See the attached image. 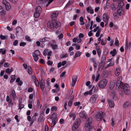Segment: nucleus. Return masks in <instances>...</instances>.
Wrapping results in <instances>:
<instances>
[{"label": "nucleus", "instance_id": "1", "mask_svg": "<svg viewBox=\"0 0 131 131\" xmlns=\"http://www.w3.org/2000/svg\"><path fill=\"white\" fill-rule=\"evenodd\" d=\"M61 25L60 22L56 19L49 21L47 23V26L50 31H54Z\"/></svg>", "mask_w": 131, "mask_h": 131}, {"label": "nucleus", "instance_id": "2", "mask_svg": "<svg viewBox=\"0 0 131 131\" xmlns=\"http://www.w3.org/2000/svg\"><path fill=\"white\" fill-rule=\"evenodd\" d=\"M93 119L92 117H90L88 118L87 123L85 124V127H86V130L89 131L93 128V126L91 125L92 123Z\"/></svg>", "mask_w": 131, "mask_h": 131}, {"label": "nucleus", "instance_id": "3", "mask_svg": "<svg viewBox=\"0 0 131 131\" xmlns=\"http://www.w3.org/2000/svg\"><path fill=\"white\" fill-rule=\"evenodd\" d=\"M121 89H123L125 94L127 95L129 94L130 93V87L128 84L125 83Z\"/></svg>", "mask_w": 131, "mask_h": 131}, {"label": "nucleus", "instance_id": "4", "mask_svg": "<svg viewBox=\"0 0 131 131\" xmlns=\"http://www.w3.org/2000/svg\"><path fill=\"white\" fill-rule=\"evenodd\" d=\"M81 120L79 118H77L74 121L72 127L73 131H75L79 127L80 124Z\"/></svg>", "mask_w": 131, "mask_h": 131}, {"label": "nucleus", "instance_id": "5", "mask_svg": "<svg viewBox=\"0 0 131 131\" xmlns=\"http://www.w3.org/2000/svg\"><path fill=\"white\" fill-rule=\"evenodd\" d=\"M107 82V80L106 79H104L100 81L98 84L99 88H104L106 86Z\"/></svg>", "mask_w": 131, "mask_h": 131}, {"label": "nucleus", "instance_id": "6", "mask_svg": "<svg viewBox=\"0 0 131 131\" xmlns=\"http://www.w3.org/2000/svg\"><path fill=\"white\" fill-rule=\"evenodd\" d=\"M2 3L4 7H5L6 10L9 11L11 8L10 4L6 0H4L2 2Z\"/></svg>", "mask_w": 131, "mask_h": 131}, {"label": "nucleus", "instance_id": "7", "mask_svg": "<svg viewBox=\"0 0 131 131\" xmlns=\"http://www.w3.org/2000/svg\"><path fill=\"white\" fill-rule=\"evenodd\" d=\"M103 112L102 111H99L96 115L97 120L98 121H101L103 116Z\"/></svg>", "mask_w": 131, "mask_h": 131}, {"label": "nucleus", "instance_id": "8", "mask_svg": "<svg viewBox=\"0 0 131 131\" xmlns=\"http://www.w3.org/2000/svg\"><path fill=\"white\" fill-rule=\"evenodd\" d=\"M98 96V95L96 94L92 95L90 99V102L92 104L94 103L97 99Z\"/></svg>", "mask_w": 131, "mask_h": 131}, {"label": "nucleus", "instance_id": "9", "mask_svg": "<svg viewBox=\"0 0 131 131\" xmlns=\"http://www.w3.org/2000/svg\"><path fill=\"white\" fill-rule=\"evenodd\" d=\"M80 116L84 119H86L87 117V115L84 111H81L79 113Z\"/></svg>", "mask_w": 131, "mask_h": 131}, {"label": "nucleus", "instance_id": "10", "mask_svg": "<svg viewBox=\"0 0 131 131\" xmlns=\"http://www.w3.org/2000/svg\"><path fill=\"white\" fill-rule=\"evenodd\" d=\"M59 14L58 11H54L51 13V19H55Z\"/></svg>", "mask_w": 131, "mask_h": 131}, {"label": "nucleus", "instance_id": "11", "mask_svg": "<svg viewBox=\"0 0 131 131\" xmlns=\"http://www.w3.org/2000/svg\"><path fill=\"white\" fill-rule=\"evenodd\" d=\"M103 18L104 21L105 22L108 21L109 19V16L105 13L103 14Z\"/></svg>", "mask_w": 131, "mask_h": 131}, {"label": "nucleus", "instance_id": "12", "mask_svg": "<svg viewBox=\"0 0 131 131\" xmlns=\"http://www.w3.org/2000/svg\"><path fill=\"white\" fill-rule=\"evenodd\" d=\"M6 101L8 103V104L11 106H12L14 104L12 102V101L9 96L7 95L6 96Z\"/></svg>", "mask_w": 131, "mask_h": 131}, {"label": "nucleus", "instance_id": "13", "mask_svg": "<svg viewBox=\"0 0 131 131\" xmlns=\"http://www.w3.org/2000/svg\"><path fill=\"white\" fill-rule=\"evenodd\" d=\"M32 79L33 80L36 86H38L39 85V82L35 76V75L32 76Z\"/></svg>", "mask_w": 131, "mask_h": 131}, {"label": "nucleus", "instance_id": "14", "mask_svg": "<svg viewBox=\"0 0 131 131\" xmlns=\"http://www.w3.org/2000/svg\"><path fill=\"white\" fill-rule=\"evenodd\" d=\"M111 97L112 99L115 100H116L117 98V96L116 94V92L114 90L112 91L111 93Z\"/></svg>", "mask_w": 131, "mask_h": 131}, {"label": "nucleus", "instance_id": "15", "mask_svg": "<svg viewBox=\"0 0 131 131\" xmlns=\"http://www.w3.org/2000/svg\"><path fill=\"white\" fill-rule=\"evenodd\" d=\"M126 47L125 48V50L126 51L128 50H130L131 47V42L129 41L128 43V41H127L126 42Z\"/></svg>", "mask_w": 131, "mask_h": 131}, {"label": "nucleus", "instance_id": "16", "mask_svg": "<svg viewBox=\"0 0 131 131\" xmlns=\"http://www.w3.org/2000/svg\"><path fill=\"white\" fill-rule=\"evenodd\" d=\"M77 77L76 75H74L72 78V83H71L72 86H74L75 84L77 81Z\"/></svg>", "mask_w": 131, "mask_h": 131}, {"label": "nucleus", "instance_id": "17", "mask_svg": "<svg viewBox=\"0 0 131 131\" xmlns=\"http://www.w3.org/2000/svg\"><path fill=\"white\" fill-rule=\"evenodd\" d=\"M130 103L129 101H126L123 103V107L125 108H126L129 107L130 105Z\"/></svg>", "mask_w": 131, "mask_h": 131}, {"label": "nucleus", "instance_id": "18", "mask_svg": "<svg viewBox=\"0 0 131 131\" xmlns=\"http://www.w3.org/2000/svg\"><path fill=\"white\" fill-rule=\"evenodd\" d=\"M108 102L110 106L111 107H114V101L112 100L111 99H107Z\"/></svg>", "mask_w": 131, "mask_h": 131}, {"label": "nucleus", "instance_id": "19", "mask_svg": "<svg viewBox=\"0 0 131 131\" xmlns=\"http://www.w3.org/2000/svg\"><path fill=\"white\" fill-rule=\"evenodd\" d=\"M117 13L119 16H121L123 14L124 11L122 8H119L117 9Z\"/></svg>", "mask_w": 131, "mask_h": 131}, {"label": "nucleus", "instance_id": "20", "mask_svg": "<svg viewBox=\"0 0 131 131\" xmlns=\"http://www.w3.org/2000/svg\"><path fill=\"white\" fill-rule=\"evenodd\" d=\"M124 84L123 82L117 81L116 83V86L117 87L118 89H119V88H121Z\"/></svg>", "mask_w": 131, "mask_h": 131}, {"label": "nucleus", "instance_id": "21", "mask_svg": "<svg viewBox=\"0 0 131 131\" xmlns=\"http://www.w3.org/2000/svg\"><path fill=\"white\" fill-rule=\"evenodd\" d=\"M120 72L121 68L119 67H118V68L116 69L115 72V74L117 76H119L120 74Z\"/></svg>", "mask_w": 131, "mask_h": 131}, {"label": "nucleus", "instance_id": "22", "mask_svg": "<svg viewBox=\"0 0 131 131\" xmlns=\"http://www.w3.org/2000/svg\"><path fill=\"white\" fill-rule=\"evenodd\" d=\"M110 53L112 55V57L115 56L117 53L116 49H114L113 51H110Z\"/></svg>", "mask_w": 131, "mask_h": 131}, {"label": "nucleus", "instance_id": "23", "mask_svg": "<svg viewBox=\"0 0 131 131\" xmlns=\"http://www.w3.org/2000/svg\"><path fill=\"white\" fill-rule=\"evenodd\" d=\"M81 53L82 52L79 51L75 53L73 59H74L77 57L80 56Z\"/></svg>", "mask_w": 131, "mask_h": 131}, {"label": "nucleus", "instance_id": "24", "mask_svg": "<svg viewBox=\"0 0 131 131\" xmlns=\"http://www.w3.org/2000/svg\"><path fill=\"white\" fill-rule=\"evenodd\" d=\"M40 4H42L45 2H48V4H47L46 6H48L50 4H49V2L50 0H38Z\"/></svg>", "mask_w": 131, "mask_h": 131}, {"label": "nucleus", "instance_id": "25", "mask_svg": "<svg viewBox=\"0 0 131 131\" xmlns=\"http://www.w3.org/2000/svg\"><path fill=\"white\" fill-rule=\"evenodd\" d=\"M115 85V83L113 81H112L110 82L109 86V88L111 89H112L114 88Z\"/></svg>", "mask_w": 131, "mask_h": 131}, {"label": "nucleus", "instance_id": "26", "mask_svg": "<svg viewBox=\"0 0 131 131\" xmlns=\"http://www.w3.org/2000/svg\"><path fill=\"white\" fill-rule=\"evenodd\" d=\"M42 8L40 6H38L36 7L35 9L36 12L41 13V12Z\"/></svg>", "mask_w": 131, "mask_h": 131}, {"label": "nucleus", "instance_id": "27", "mask_svg": "<svg viewBox=\"0 0 131 131\" xmlns=\"http://www.w3.org/2000/svg\"><path fill=\"white\" fill-rule=\"evenodd\" d=\"M15 75L11 76L10 78L11 79H10V83L13 82L16 80Z\"/></svg>", "mask_w": 131, "mask_h": 131}, {"label": "nucleus", "instance_id": "28", "mask_svg": "<svg viewBox=\"0 0 131 131\" xmlns=\"http://www.w3.org/2000/svg\"><path fill=\"white\" fill-rule=\"evenodd\" d=\"M124 5V3L123 1H120L118 3V6L120 8H122Z\"/></svg>", "mask_w": 131, "mask_h": 131}, {"label": "nucleus", "instance_id": "29", "mask_svg": "<svg viewBox=\"0 0 131 131\" xmlns=\"http://www.w3.org/2000/svg\"><path fill=\"white\" fill-rule=\"evenodd\" d=\"M106 60V57L105 55H103L101 57V63H104Z\"/></svg>", "mask_w": 131, "mask_h": 131}, {"label": "nucleus", "instance_id": "30", "mask_svg": "<svg viewBox=\"0 0 131 131\" xmlns=\"http://www.w3.org/2000/svg\"><path fill=\"white\" fill-rule=\"evenodd\" d=\"M44 118L43 116H41V115H39V116L38 119V122H41L44 120Z\"/></svg>", "mask_w": 131, "mask_h": 131}, {"label": "nucleus", "instance_id": "31", "mask_svg": "<svg viewBox=\"0 0 131 131\" xmlns=\"http://www.w3.org/2000/svg\"><path fill=\"white\" fill-rule=\"evenodd\" d=\"M86 9L88 13L90 12L91 14H93L94 13L93 9L91 8L90 9L89 7H88Z\"/></svg>", "mask_w": 131, "mask_h": 131}, {"label": "nucleus", "instance_id": "32", "mask_svg": "<svg viewBox=\"0 0 131 131\" xmlns=\"http://www.w3.org/2000/svg\"><path fill=\"white\" fill-rule=\"evenodd\" d=\"M11 95L12 97L14 99L16 97V95L14 89L12 90L11 92Z\"/></svg>", "mask_w": 131, "mask_h": 131}, {"label": "nucleus", "instance_id": "33", "mask_svg": "<svg viewBox=\"0 0 131 131\" xmlns=\"http://www.w3.org/2000/svg\"><path fill=\"white\" fill-rule=\"evenodd\" d=\"M6 49H0V53H1L2 54H5L6 53Z\"/></svg>", "mask_w": 131, "mask_h": 131}, {"label": "nucleus", "instance_id": "34", "mask_svg": "<svg viewBox=\"0 0 131 131\" xmlns=\"http://www.w3.org/2000/svg\"><path fill=\"white\" fill-rule=\"evenodd\" d=\"M119 95L122 99L124 98V94L122 90H120L119 93Z\"/></svg>", "mask_w": 131, "mask_h": 131}, {"label": "nucleus", "instance_id": "35", "mask_svg": "<svg viewBox=\"0 0 131 131\" xmlns=\"http://www.w3.org/2000/svg\"><path fill=\"white\" fill-rule=\"evenodd\" d=\"M113 16L114 17V19H118L119 17L117 15V13L116 12H114L113 14Z\"/></svg>", "mask_w": 131, "mask_h": 131}, {"label": "nucleus", "instance_id": "36", "mask_svg": "<svg viewBox=\"0 0 131 131\" xmlns=\"http://www.w3.org/2000/svg\"><path fill=\"white\" fill-rule=\"evenodd\" d=\"M50 46L52 47L53 50L56 49H58V46L56 45H53L52 44L50 45Z\"/></svg>", "mask_w": 131, "mask_h": 131}, {"label": "nucleus", "instance_id": "37", "mask_svg": "<svg viewBox=\"0 0 131 131\" xmlns=\"http://www.w3.org/2000/svg\"><path fill=\"white\" fill-rule=\"evenodd\" d=\"M57 113H54L51 116V119H54V118L57 117Z\"/></svg>", "mask_w": 131, "mask_h": 131}, {"label": "nucleus", "instance_id": "38", "mask_svg": "<svg viewBox=\"0 0 131 131\" xmlns=\"http://www.w3.org/2000/svg\"><path fill=\"white\" fill-rule=\"evenodd\" d=\"M101 32V29L100 28L97 31L95 34V36L96 37H99L100 35V33Z\"/></svg>", "mask_w": 131, "mask_h": 131}, {"label": "nucleus", "instance_id": "39", "mask_svg": "<svg viewBox=\"0 0 131 131\" xmlns=\"http://www.w3.org/2000/svg\"><path fill=\"white\" fill-rule=\"evenodd\" d=\"M22 30V28L18 26L17 27L16 29V33H18L19 31H21Z\"/></svg>", "mask_w": 131, "mask_h": 131}, {"label": "nucleus", "instance_id": "40", "mask_svg": "<svg viewBox=\"0 0 131 131\" xmlns=\"http://www.w3.org/2000/svg\"><path fill=\"white\" fill-rule=\"evenodd\" d=\"M32 56L34 61L36 62L38 59V56L33 55V54H32Z\"/></svg>", "mask_w": 131, "mask_h": 131}, {"label": "nucleus", "instance_id": "41", "mask_svg": "<svg viewBox=\"0 0 131 131\" xmlns=\"http://www.w3.org/2000/svg\"><path fill=\"white\" fill-rule=\"evenodd\" d=\"M115 45L116 46H118L119 45V41L118 40L117 38V37H116L115 38Z\"/></svg>", "mask_w": 131, "mask_h": 131}, {"label": "nucleus", "instance_id": "42", "mask_svg": "<svg viewBox=\"0 0 131 131\" xmlns=\"http://www.w3.org/2000/svg\"><path fill=\"white\" fill-rule=\"evenodd\" d=\"M48 51L49 49H46L44 50L43 52V54L44 56H46L47 55Z\"/></svg>", "mask_w": 131, "mask_h": 131}, {"label": "nucleus", "instance_id": "43", "mask_svg": "<svg viewBox=\"0 0 131 131\" xmlns=\"http://www.w3.org/2000/svg\"><path fill=\"white\" fill-rule=\"evenodd\" d=\"M40 13L37 12H36L35 13L34 15L36 18H38L40 16Z\"/></svg>", "mask_w": 131, "mask_h": 131}, {"label": "nucleus", "instance_id": "44", "mask_svg": "<svg viewBox=\"0 0 131 131\" xmlns=\"http://www.w3.org/2000/svg\"><path fill=\"white\" fill-rule=\"evenodd\" d=\"M40 54L39 51L38 50H35L34 52L33 55H37L38 56Z\"/></svg>", "mask_w": 131, "mask_h": 131}, {"label": "nucleus", "instance_id": "45", "mask_svg": "<svg viewBox=\"0 0 131 131\" xmlns=\"http://www.w3.org/2000/svg\"><path fill=\"white\" fill-rule=\"evenodd\" d=\"M51 111H56L57 110V107L56 106H52L51 108Z\"/></svg>", "mask_w": 131, "mask_h": 131}, {"label": "nucleus", "instance_id": "46", "mask_svg": "<svg viewBox=\"0 0 131 131\" xmlns=\"http://www.w3.org/2000/svg\"><path fill=\"white\" fill-rule=\"evenodd\" d=\"M5 61V59H2L1 61L0 62V68H1L3 63Z\"/></svg>", "mask_w": 131, "mask_h": 131}, {"label": "nucleus", "instance_id": "47", "mask_svg": "<svg viewBox=\"0 0 131 131\" xmlns=\"http://www.w3.org/2000/svg\"><path fill=\"white\" fill-rule=\"evenodd\" d=\"M45 85V82L44 80L42 79L40 80V86Z\"/></svg>", "mask_w": 131, "mask_h": 131}, {"label": "nucleus", "instance_id": "48", "mask_svg": "<svg viewBox=\"0 0 131 131\" xmlns=\"http://www.w3.org/2000/svg\"><path fill=\"white\" fill-rule=\"evenodd\" d=\"M25 38L26 40L27 41H31V39L30 37L27 36H26L25 37Z\"/></svg>", "mask_w": 131, "mask_h": 131}, {"label": "nucleus", "instance_id": "49", "mask_svg": "<svg viewBox=\"0 0 131 131\" xmlns=\"http://www.w3.org/2000/svg\"><path fill=\"white\" fill-rule=\"evenodd\" d=\"M97 51V54L100 57L101 54V50L100 48H99Z\"/></svg>", "mask_w": 131, "mask_h": 131}, {"label": "nucleus", "instance_id": "50", "mask_svg": "<svg viewBox=\"0 0 131 131\" xmlns=\"http://www.w3.org/2000/svg\"><path fill=\"white\" fill-rule=\"evenodd\" d=\"M0 38L2 40L5 39L6 38L5 36L2 35V34H1L0 36Z\"/></svg>", "mask_w": 131, "mask_h": 131}, {"label": "nucleus", "instance_id": "51", "mask_svg": "<svg viewBox=\"0 0 131 131\" xmlns=\"http://www.w3.org/2000/svg\"><path fill=\"white\" fill-rule=\"evenodd\" d=\"M26 45V42H22L20 43L19 44V46H20L24 47Z\"/></svg>", "mask_w": 131, "mask_h": 131}, {"label": "nucleus", "instance_id": "52", "mask_svg": "<svg viewBox=\"0 0 131 131\" xmlns=\"http://www.w3.org/2000/svg\"><path fill=\"white\" fill-rule=\"evenodd\" d=\"M47 64L49 66H51L53 64V62L52 61L48 60L47 62Z\"/></svg>", "mask_w": 131, "mask_h": 131}, {"label": "nucleus", "instance_id": "53", "mask_svg": "<svg viewBox=\"0 0 131 131\" xmlns=\"http://www.w3.org/2000/svg\"><path fill=\"white\" fill-rule=\"evenodd\" d=\"M9 63L7 62H5L4 64V67H8L10 66Z\"/></svg>", "mask_w": 131, "mask_h": 131}, {"label": "nucleus", "instance_id": "54", "mask_svg": "<svg viewBox=\"0 0 131 131\" xmlns=\"http://www.w3.org/2000/svg\"><path fill=\"white\" fill-rule=\"evenodd\" d=\"M24 106V104H22L21 105H19V106H18L19 108L18 109L21 110L22 108H23Z\"/></svg>", "mask_w": 131, "mask_h": 131}, {"label": "nucleus", "instance_id": "55", "mask_svg": "<svg viewBox=\"0 0 131 131\" xmlns=\"http://www.w3.org/2000/svg\"><path fill=\"white\" fill-rule=\"evenodd\" d=\"M93 31V30H92L89 32L88 33V35L89 36L91 37L93 35V33L92 32Z\"/></svg>", "mask_w": 131, "mask_h": 131}, {"label": "nucleus", "instance_id": "56", "mask_svg": "<svg viewBox=\"0 0 131 131\" xmlns=\"http://www.w3.org/2000/svg\"><path fill=\"white\" fill-rule=\"evenodd\" d=\"M6 11L4 10L3 9L2 10L0 11V14L2 15H5L6 14Z\"/></svg>", "mask_w": 131, "mask_h": 131}, {"label": "nucleus", "instance_id": "57", "mask_svg": "<svg viewBox=\"0 0 131 131\" xmlns=\"http://www.w3.org/2000/svg\"><path fill=\"white\" fill-rule=\"evenodd\" d=\"M64 54H63V55L61 57V58H65L68 56V54L67 53H66L64 55Z\"/></svg>", "mask_w": 131, "mask_h": 131}, {"label": "nucleus", "instance_id": "58", "mask_svg": "<svg viewBox=\"0 0 131 131\" xmlns=\"http://www.w3.org/2000/svg\"><path fill=\"white\" fill-rule=\"evenodd\" d=\"M39 62L41 64H44L45 61L43 59H41L39 60Z\"/></svg>", "mask_w": 131, "mask_h": 131}, {"label": "nucleus", "instance_id": "59", "mask_svg": "<svg viewBox=\"0 0 131 131\" xmlns=\"http://www.w3.org/2000/svg\"><path fill=\"white\" fill-rule=\"evenodd\" d=\"M18 43V41L17 40H16L14 41L13 43V45L14 46H16Z\"/></svg>", "mask_w": 131, "mask_h": 131}, {"label": "nucleus", "instance_id": "60", "mask_svg": "<svg viewBox=\"0 0 131 131\" xmlns=\"http://www.w3.org/2000/svg\"><path fill=\"white\" fill-rule=\"evenodd\" d=\"M98 86H96L95 87L94 90V92L95 93H96L97 92V91H98Z\"/></svg>", "mask_w": 131, "mask_h": 131}, {"label": "nucleus", "instance_id": "61", "mask_svg": "<svg viewBox=\"0 0 131 131\" xmlns=\"http://www.w3.org/2000/svg\"><path fill=\"white\" fill-rule=\"evenodd\" d=\"M44 38L45 42L49 41L50 40V38L48 37H45Z\"/></svg>", "mask_w": 131, "mask_h": 131}, {"label": "nucleus", "instance_id": "62", "mask_svg": "<svg viewBox=\"0 0 131 131\" xmlns=\"http://www.w3.org/2000/svg\"><path fill=\"white\" fill-rule=\"evenodd\" d=\"M33 89L31 87H29L28 90V91L29 92H32L33 91Z\"/></svg>", "mask_w": 131, "mask_h": 131}, {"label": "nucleus", "instance_id": "63", "mask_svg": "<svg viewBox=\"0 0 131 131\" xmlns=\"http://www.w3.org/2000/svg\"><path fill=\"white\" fill-rule=\"evenodd\" d=\"M122 77L121 76H120L118 77V79H117V81H118L119 82H123L122 81Z\"/></svg>", "mask_w": 131, "mask_h": 131}, {"label": "nucleus", "instance_id": "64", "mask_svg": "<svg viewBox=\"0 0 131 131\" xmlns=\"http://www.w3.org/2000/svg\"><path fill=\"white\" fill-rule=\"evenodd\" d=\"M111 9L112 10H115V7L114 4H113L112 5Z\"/></svg>", "mask_w": 131, "mask_h": 131}]
</instances>
